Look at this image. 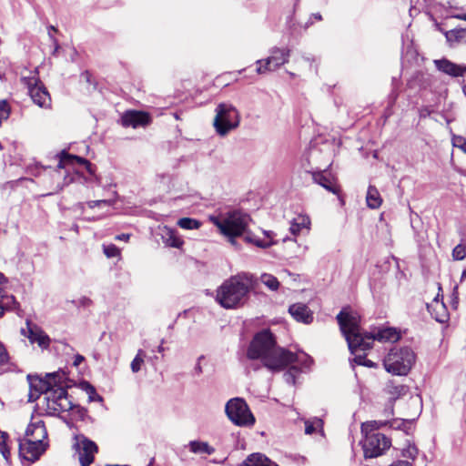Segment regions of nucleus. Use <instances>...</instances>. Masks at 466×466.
<instances>
[{
    "label": "nucleus",
    "instance_id": "obj_9",
    "mask_svg": "<svg viewBox=\"0 0 466 466\" xmlns=\"http://www.w3.org/2000/svg\"><path fill=\"white\" fill-rule=\"evenodd\" d=\"M362 441V449L366 459L377 458L383 455L391 446V441L384 434L380 432H371L364 434Z\"/></svg>",
    "mask_w": 466,
    "mask_h": 466
},
{
    "label": "nucleus",
    "instance_id": "obj_19",
    "mask_svg": "<svg viewBox=\"0 0 466 466\" xmlns=\"http://www.w3.org/2000/svg\"><path fill=\"white\" fill-rule=\"evenodd\" d=\"M436 68L451 76H461L466 73V66L457 65L446 58L434 61Z\"/></svg>",
    "mask_w": 466,
    "mask_h": 466
},
{
    "label": "nucleus",
    "instance_id": "obj_10",
    "mask_svg": "<svg viewBox=\"0 0 466 466\" xmlns=\"http://www.w3.org/2000/svg\"><path fill=\"white\" fill-rule=\"evenodd\" d=\"M290 56V50L279 47H273L270 49V56L265 59L256 61L258 66L256 71L259 75L266 74L267 72L275 71L282 65L289 62Z\"/></svg>",
    "mask_w": 466,
    "mask_h": 466
},
{
    "label": "nucleus",
    "instance_id": "obj_26",
    "mask_svg": "<svg viewBox=\"0 0 466 466\" xmlns=\"http://www.w3.org/2000/svg\"><path fill=\"white\" fill-rule=\"evenodd\" d=\"M162 238L164 243L172 248H180L183 245V240L177 236V233L175 230L165 228L162 234Z\"/></svg>",
    "mask_w": 466,
    "mask_h": 466
},
{
    "label": "nucleus",
    "instance_id": "obj_56",
    "mask_svg": "<svg viewBox=\"0 0 466 466\" xmlns=\"http://www.w3.org/2000/svg\"><path fill=\"white\" fill-rule=\"evenodd\" d=\"M157 351L160 353L164 351V347L162 346V344L160 346H158Z\"/></svg>",
    "mask_w": 466,
    "mask_h": 466
},
{
    "label": "nucleus",
    "instance_id": "obj_2",
    "mask_svg": "<svg viewBox=\"0 0 466 466\" xmlns=\"http://www.w3.org/2000/svg\"><path fill=\"white\" fill-rule=\"evenodd\" d=\"M65 374L59 372L48 373L45 379L37 376H27L29 381L28 401L34 402L44 394L46 400V408L50 412H65L74 409L80 411L79 407H75L68 398L67 390L62 385ZM85 413L84 410H81Z\"/></svg>",
    "mask_w": 466,
    "mask_h": 466
},
{
    "label": "nucleus",
    "instance_id": "obj_57",
    "mask_svg": "<svg viewBox=\"0 0 466 466\" xmlns=\"http://www.w3.org/2000/svg\"><path fill=\"white\" fill-rule=\"evenodd\" d=\"M425 114H430V111H428L427 109H425V111H424V110H422V111H421V116H425Z\"/></svg>",
    "mask_w": 466,
    "mask_h": 466
},
{
    "label": "nucleus",
    "instance_id": "obj_36",
    "mask_svg": "<svg viewBox=\"0 0 466 466\" xmlns=\"http://www.w3.org/2000/svg\"><path fill=\"white\" fill-rule=\"evenodd\" d=\"M145 357L146 352L143 350H138L136 357L134 358L130 364L131 370L134 373H137L141 370V367L144 364Z\"/></svg>",
    "mask_w": 466,
    "mask_h": 466
},
{
    "label": "nucleus",
    "instance_id": "obj_7",
    "mask_svg": "<svg viewBox=\"0 0 466 466\" xmlns=\"http://www.w3.org/2000/svg\"><path fill=\"white\" fill-rule=\"evenodd\" d=\"M215 111L213 126L218 136L225 137L239 126V113L231 104L220 103L217 106Z\"/></svg>",
    "mask_w": 466,
    "mask_h": 466
},
{
    "label": "nucleus",
    "instance_id": "obj_44",
    "mask_svg": "<svg viewBox=\"0 0 466 466\" xmlns=\"http://www.w3.org/2000/svg\"><path fill=\"white\" fill-rule=\"evenodd\" d=\"M104 253L107 258H115L119 255V249L113 244L104 246Z\"/></svg>",
    "mask_w": 466,
    "mask_h": 466
},
{
    "label": "nucleus",
    "instance_id": "obj_58",
    "mask_svg": "<svg viewBox=\"0 0 466 466\" xmlns=\"http://www.w3.org/2000/svg\"><path fill=\"white\" fill-rule=\"evenodd\" d=\"M425 114H430V111H428L427 109H425V111H424V110H422V111H421V116H425Z\"/></svg>",
    "mask_w": 466,
    "mask_h": 466
},
{
    "label": "nucleus",
    "instance_id": "obj_8",
    "mask_svg": "<svg viewBox=\"0 0 466 466\" xmlns=\"http://www.w3.org/2000/svg\"><path fill=\"white\" fill-rule=\"evenodd\" d=\"M225 411L230 421L237 426H252L255 423V418L244 399H230L225 406Z\"/></svg>",
    "mask_w": 466,
    "mask_h": 466
},
{
    "label": "nucleus",
    "instance_id": "obj_40",
    "mask_svg": "<svg viewBox=\"0 0 466 466\" xmlns=\"http://www.w3.org/2000/svg\"><path fill=\"white\" fill-rule=\"evenodd\" d=\"M82 388L88 394L90 401L102 400V398L96 393V389L88 382H84Z\"/></svg>",
    "mask_w": 466,
    "mask_h": 466
},
{
    "label": "nucleus",
    "instance_id": "obj_60",
    "mask_svg": "<svg viewBox=\"0 0 466 466\" xmlns=\"http://www.w3.org/2000/svg\"><path fill=\"white\" fill-rule=\"evenodd\" d=\"M466 277V269L463 270L462 274H461V279L465 278Z\"/></svg>",
    "mask_w": 466,
    "mask_h": 466
},
{
    "label": "nucleus",
    "instance_id": "obj_4",
    "mask_svg": "<svg viewBox=\"0 0 466 466\" xmlns=\"http://www.w3.org/2000/svg\"><path fill=\"white\" fill-rule=\"evenodd\" d=\"M253 279L247 274H238L223 282L217 291V301L225 309H236L243 306L250 290Z\"/></svg>",
    "mask_w": 466,
    "mask_h": 466
},
{
    "label": "nucleus",
    "instance_id": "obj_3",
    "mask_svg": "<svg viewBox=\"0 0 466 466\" xmlns=\"http://www.w3.org/2000/svg\"><path fill=\"white\" fill-rule=\"evenodd\" d=\"M351 353L370 350L374 340L396 341L400 336L393 328L379 329L375 333H364L360 328V317L357 312L342 309L336 317Z\"/></svg>",
    "mask_w": 466,
    "mask_h": 466
},
{
    "label": "nucleus",
    "instance_id": "obj_24",
    "mask_svg": "<svg viewBox=\"0 0 466 466\" xmlns=\"http://www.w3.org/2000/svg\"><path fill=\"white\" fill-rule=\"evenodd\" d=\"M384 391L389 395L390 400L393 402L405 396L409 391V388L403 384H398L394 380H390L386 384Z\"/></svg>",
    "mask_w": 466,
    "mask_h": 466
},
{
    "label": "nucleus",
    "instance_id": "obj_11",
    "mask_svg": "<svg viewBox=\"0 0 466 466\" xmlns=\"http://www.w3.org/2000/svg\"><path fill=\"white\" fill-rule=\"evenodd\" d=\"M46 447L47 443H38L25 438L19 440V454L30 462L36 461L46 451Z\"/></svg>",
    "mask_w": 466,
    "mask_h": 466
},
{
    "label": "nucleus",
    "instance_id": "obj_46",
    "mask_svg": "<svg viewBox=\"0 0 466 466\" xmlns=\"http://www.w3.org/2000/svg\"><path fill=\"white\" fill-rule=\"evenodd\" d=\"M88 206L89 208H93L96 206H100V205H110V201L109 200H93V201H89L88 203Z\"/></svg>",
    "mask_w": 466,
    "mask_h": 466
},
{
    "label": "nucleus",
    "instance_id": "obj_21",
    "mask_svg": "<svg viewBox=\"0 0 466 466\" xmlns=\"http://www.w3.org/2000/svg\"><path fill=\"white\" fill-rule=\"evenodd\" d=\"M289 312L297 321L309 324L313 320L311 310L303 303H296L289 306Z\"/></svg>",
    "mask_w": 466,
    "mask_h": 466
},
{
    "label": "nucleus",
    "instance_id": "obj_38",
    "mask_svg": "<svg viewBox=\"0 0 466 466\" xmlns=\"http://www.w3.org/2000/svg\"><path fill=\"white\" fill-rule=\"evenodd\" d=\"M289 369L284 373L283 378L289 384H295L296 377L299 374V369L297 365H289Z\"/></svg>",
    "mask_w": 466,
    "mask_h": 466
},
{
    "label": "nucleus",
    "instance_id": "obj_48",
    "mask_svg": "<svg viewBox=\"0 0 466 466\" xmlns=\"http://www.w3.org/2000/svg\"><path fill=\"white\" fill-rule=\"evenodd\" d=\"M203 359V356H200L198 360V363L196 364L194 370L197 375H199L202 373V367L200 365V360Z\"/></svg>",
    "mask_w": 466,
    "mask_h": 466
},
{
    "label": "nucleus",
    "instance_id": "obj_23",
    "mask_svg": "<svg viewBox=\"0 0 466 466\" xmlns=\"http://www.w3.org/2000/svg\"><path fill=\"white\" fill-rule=\"evenodd\" d=\"M75 164L83 165V166H85V167L90 174L93 173L92 165L88 160H86V158L77 157V156L69 155L64 151L60 155V159H59V162L57 165V168H66V166H69V165L74 166Z\"/></svg>",
    "mask_w": 466,
    "mask_h": 466
},
{
    "label": "nucleus",
    "instance_id": "obj_17",
    "mask_svg": "<svg viewBox=\"0 0 466 466\" xmlns=\"http://www.w3.org/2000/svg\"><path fill=\"white\" fill-rule=\"evenodd\" d=\"M7 279L0 273V318L5 314V311L15 309L16 301L13 295L9 294L5 289Z\"/></svg>",
    "mask_w": 466,
    "mask_h": 466
},
{
    "label": "nucleus",
    "instance_id": "obj_43",
    "mask_svg": "<svg viewBox=\"0 0 466 466\" xmlns=\"http://www.w3.org/2000/svg\"><path fill=\"white\" fill-rule=\"evenodd\" d=\"M452 145L461 148L464 153H466V138L461 136H453L452 137Z\"/></svg>",
    "mask_w": 466,
    "mask_h": 466
},
{
    "label": "nucleus",
    "instance_id": "obj_14",
    "mask_svg": "<svg viewBox=\"0 0 466 466\" xmlns=\"http://www.w3.org/2000/svg\"><path fill=\"white\" fill-rule=\"evenodd\" d=\"M22 333L28 338L31 343H37L42 349H47L50 345V339L46 333L28 320L26 321V329H23Z\"/></svg>",
    "mask_w": 466,
    "mask_h": 466
},
{
    "label": "nucleus",
    "instance_id": "obj_12",
    "mask_svg": "<svg viewBox=\"0 0 466 466\" xmlns=\"http://www.w3.org/2000/svg\"><path fill=\"white\" fill-rule=\"evenodd\" d=\"M28 94L33 102L40 107L49 108L51 106V97L46 88L38 83L36 78H31L26 81Z\"/></svg>",
    "mask_w": 466,
    "mask_h": 466
},
{
    "label": "nucleus",
    "instance_id": "obj_35",
    "mask_svg": "<svg viewBox=\"0 0 466 466\" xmlns=\"http://www.w3.org/2000/svg\"><path fill=\"white\" fill-rule=\"evenodd\" d=\"M411 425L410 420H401V419H394L392 420H388V426L394 430H402L408 433V430Z\"/></svg>",
    "mask_w": 466,
    "mask_h": 466
},
{
    "label": "nucleus",
    "instance_id": "obj_47",
    "mask_svg": "<svg viewBox=\"0 0 466 466\" xmlns=\"http://www.w3.org/2000/svg\"><path fill=\"white\" fill-rule=\"evenodd\" d=\"M358 351H360V350H358ZM355 358H354V362L358 365H363L364 363V360L366 359L365 355H358L357 354V350L355 351Z\"/></svg>",
    "mask_w": 466,
    "mask_h": 466
},
{
    "label": "nucleus",
    "instance_id": "obj_55",
    "mask_svg": "<svg viewBox=\"0 0 466 466\" xmlns=\"http://www.w3.org/2000/svg\"><path fill=\"white\" fill-rule=\"evenodd\" d=\"M460 19L466 21V13L458 16Z\"/></svg>",
    "mask_w": 466,
    "mask_h": 466
},
{
    "label": "nucleus",
    "instance_id": "obj_45",
    "mask_svg": "<svg viewBox=\"0 0 466 466\" xmlns=\"http://www.w3.org/2000/svg\"><path fill=\"white\" fill-rule=\"evenodd\" d=\"M8 360H9L8 353H7L4 344H2L0 342V365L6 364L8 362Z\"/></svg>",
    "mask_w": 466,
    "mask_h": 466
},
{
    "label": "nucleus",
    "instance_id": "obj_61",
    "mask_svg": "<svg viewBox=\"0 0 466 466\" xmlns=\"http://www.w3.org/2000/svg\"><path fill=\"white\" fill-rule=\"evenodd\" d=\"M463 93H464V95L466 96V85H465V86H463Z\"/></svg>",
    "mask_w": 466,
    "mask_h": 466
},
{
    "label": "nucleus",
    "instance_id": "obj_50",
    "mask_svg": "<svg viewBox=\"0 0 466 466\" xmlns=\"http://www.w3.org/2000/svg\"><path fill=\"white\" fill-rule=\"evenodd\" d=\"M85 360V358L80 355V354H77L75 356V360H74V365L75 366H79L83 361Z\"/></svg>",
    "mask_w": 466,
    "mask_h": 466
},
{
    "label": "nucleus",
    "instance_id": "obj_39",
    "mask_svg": "<svg viewBox=\"0 0 466 466\" xmlns=\"http://www.w3.org/2000/svg\"><path fill=\"white\" fill-rule=\"evenodd\" d=\"M419 453V450L414 444L409 443L406 448L402 450V456L407 459L414 461Z\"/></svg>",
    "mask_w": 466,
    "mask_h": 466
},
{
    "label": "nucleus",
    "instance_id": "obj_32",
    "mask_svg": "<svg viewBox=\"0 0 466 466\" xmlns=\"http://www.w3.org/2000/svg\"><path fill=\"white\" fill-rule=\"evenodd\" d=\"M323 421L321 419L313 418L312 420H305V433L306 434H313L316 432L317 429L322 430Z\"/></svg>",
    "mask_w": 466,
    "mask_h": 466
},
{
    "label": "nucleus",
    "instance_id": "obj_13",
    "mask_svg": "<svg viewBox=\"0 0 466 466\" xmlns=\"http://www.w3.org/2000/svg\"><path fill=\"white\" fill-rule=\"evenodd\" d=\"M76 447L81 466H89L94 461L95 453L97 452L96 444L87 438L81 436L77 439Z\"/></svg>",
    "mask_w": 466,
    "mask_h": 466
},
{
    "label": "nucleus",
    "instance_id": "obj_30",
    "mask_svg": "<svg viewBox=\"0 0 466 466\" xmlns=\"http://www.w3.org/2000/svg\"><path fill=\"white\" fill-rule=\"evenodd\" d=\"M388 426V420H370L361 424V432L363 434H370L377 432L376 431L381 427Z\"/></svg>",
    "mask_w": 466,
    "mask_h": 466
},
{
    "label": "nucleus",
    "instance_id": "obj_59",
    "mask_svg": "<svg viewBox=\"0 0 466 466\" xmlns=\"http://www.w3.org/2000/svg\"><path fill=\"white\" fill-rule=\"evenodd\" d=\"M425 114H430V111H428L427 109H425V111H424V110H422V111H421V116H425Z\"/></svg>",
    "mask_w": 466,
    "mask_h": 466
},
{
    "label": "nucleus",
    "instance_id": "obj_37",
    "mask_svg": "<svg viewBox=\"0 0 466 466\" xmlns=\"http://www.w3.org/2000/svg\"><path fill=\"white\" fill-rule=\"evenodd\" d=\"M177 225L184 229H198L201 223L195 218H182L178 219Z\"/></svg>",
    "mask_w": 466,
    "mask_h": 466
},
{
    "label": "nucleus",
    "instance_id": "obj_54",
    "mask_svg": "<svg viewBox=\"0 0 466 466\" xmlns=\"http://www.w3.org/2000/svg\"><path fill=\"white\" fill-rule=\"evenodd\" d=\"M362 366L373 368V367H375V363L373 361L370 360L365 359L364 363H363Z\"/></svg>",
    "mask_w": 466,
    "mask_h": 466
},
{
    "label": "nucleus",
    "instance_id": "obj_53",
    "mask_svg": "<svg viewBox=\"0 0 466 466\" xmlns=\"http://www.w3.org/2000/svg\"><path fill=\"white\" fill-rule=\"evenodd\" d=\"M116 239L118 240H125V241H127L129 239V235L128 234H121V235H117L116 237Z\"/></svg>",
    "mask_w": 466,
    "mask_h": 466
},
{
    "label": "nucleus",
    "instance_id": "obj_16",
    "mask_svg": "<svg viewBox=\"0 0 466 466\" xmlns=\"http://www.w3.org/2000/svg\"><path fill=\"white\" fill-rule=\"evenodd\" d=\"M122 125L126 127H146L150 122V116L147 113L141 111H127L121 118Z\"/></svg>",
    "mask_w": 466,
    "mask_h": 466
},
{
    "label": "nucleus",
    "instance_id": "obj_28",
    "mask_svg": "<svg viewBox=\"0 0 466 466\" xmlns=\"http://www.w3.org/2000/svg\"><path fill=\"white\" fill-rule=\"evenodd\" d=\"M367 205L370 208H378L382 203L379 190L374 186L368 187L366 196Z\"/></svg>",
    "mask_w": 466,
    "mask_h": 466
},
{
    "label": "nucleus",
    "instance_id": "obj_6",
    "mask_svg": "<svg viewBox=\"0 0 466 466\" xmlns=\"http://www.w3.org/2000/svg\"><path fill=\"white\" fill-rule=\"evenodd\" d=\"M415 360V353L410 348H393L385 357L383 366L392 375L404 376L410 370Z\"/></svg>",
    "mask_w": 466,
    "mask_h": 466
},
{
    "label": "nucleus",
    "instance_id": "obj_15",
    "mask_svg": "<svg viewBox=\"0 0 466 466\" xmlns=\"http://www.w3.org/2000/svg\"><path fill=\"white\" fill-rule=\"evenodd\" d=\"M286 353L287 356L281 360V371L289 365H297L299 369V371H302L303 369L309 368L312 363V359L304 352L294 353L289 350H286Z\"/></svg>",
    "mask_w": 466,
    "mask_h": 466
},
{
    "label": "nucleus",
    "instance_id": "obj_5",
    "mask_svg": "<svg viewBox=\"0 0 466 466\" xmlns=\"http://www.w3.org/2000/svg\"><path fill=\"white\" fill-rule=\"evenodd\" d=\"M208 219L219 229L220 233L228 237L230 243L234 245L236 243L235 238L246 232L249 217L240 212L234 211L226 215L209 216Z\"/></svg>",
    "mask_w": 466,
    "mask_h": 466
},
{
    "label": "nucleus",
    "instance_id": "obj_41",
    "mask_svg": "<svg viewBox=\"0 0 466 466\" xmlns=\"http://www.w3.org/2000/svg\"><path fill=\"white\" fill-rule=\"evenodd\" d=\"M452 258L454 260H462L466 257V248L462 244H458L452 249Z\"/></svg>",
    "mask_w": 466,
    "mask_h": 466
},
{
    "label": "nucleus",
    "instance_id": "obj_1",
    "mask_svg": "<svg viewBox=\"0 0 466 466\" xmlns=\"http://www.w3.org/2000/svg\"><path fill=\"white\" fill-rule=\"evenodd\" d=\"M286 356V349L279 347L275 336L265 329L254 335L241 361L247 372L258 371L264 367L275 373L281 371V360Z\"/></svg>",
    "mask_w": 466,
    "mask_h": 466
},
{
    "label": "nucleus",
    "instance_id": "obj_49",
    "mask_svg": "<svg viewBox=\"0 0 466 466\" xmlns=\"http://www.w3.org/2000/svg\"><path fill=\"white\" fill-rule=\"evenodd\" d=\"M48 30H49L48 34H49V35H50V38L52 39V41H53V42H54V44L56 45V48H55V52H54V53H56V52L57 51V49H58V45H57L56 40L52 36V35H51V31H55V32H56V29L53 25H50V26L48 27Z\"/></svg>",
    "mask_w": 466,
    "mask_h": 466
},
{
    "label": "nucleus",
    "instance_id": "obj_22",
    "mask_svg": "<svg viewBox=\"0 0 466 466\" xmlns=\"http://www.w3.org/2000/svg\"><path fill=\"white\" fill-rule=\"evenodd\" d=\"M311 221L308 215L299 214L290 221L289 232L293 236H299L305 230L307 233L310 230Z\"/></svg>",
    "mask_w": 466,
    "mask_h": 466
},
{
    "label": "nucleus",
    "instance_id": "obj_51",
    "mask_svg": "<svg viewBox=\"0 0 466 466\" xmlns=\"http://www.w3.org/2000/svg\"><path fill=\"white\" fill-rule=\"evenodd\" d=\"M312 17H313L314 19L318 20V21L322 20V16H321V15H320V14H319V13H317V14H313V15H312V16L310 17L309 21L306 24V27H308L309 25H312V23H313V22L311 21Z\"/></svg>",
    "mask_w": 466,
    "mask_h": 466
},
{
    "label": "nucleus",
    "instance_id": "obj_25",
    "mask_svg": "<svg viewBox=\"0 0 466 466\" xmlns=\"http://www.w3.org/2000/svg\"><path fill=\"white\" fill-rule=\"evenodd\" d=\"M240 466H279L261 453H253L240 464Z\"/></svg>",
    "mask_w": 466,
    "mask_h": 466
},
{
    "label": "nucleus",
    "instance_id": "obj_34",
    "mask_svg": "<svg viewBox=\"0 0 466 466\" xmlns=\"http://www.w3.org/2000/svg\"><path fill=\"white\" fill-rule=\"evenodd\" d=\"M265 234L267 236V239H259V238H257L255 237H250V236H247L245 238H246L247 241L252 242V243H254L256 246H258L259 248H268L271 245H273L274 242L271 239V234L270 233L265 232Z\"/></svg>",
    "mask_w": 466,
    "mask_h": 466
},
{
    "label": "nucleus",
    "instance_id": "obj_27",
    "mask_svg": "<svg viewBox=\"0 0 466 466\" xmlns=\"http://www.w3.org/2000/svg\"><path fill=\"white\" fill-rule=\"evenodd\" d=\"M433 307V312L431 315L433 318L440 323H444L448 320V312L445 305L442 302H440L437 299L434 300V303L431 305ZM431 306H428L430 309Z\"/></svg>",
    "mask_w": 466,
    "mask_h": 466
},
{
    "label": "nucleus",
    "instance_id": "obj_52",
    "mask_svg": "<svg viewBox=\"0 0 466 466\" xmlns=\"http://www.w3.org/2000/svg\"><path fill=\"white\" fill-rule=\"evenodd\" d=\"M80 303L84 307H88V306H90L92 304V300L90 299H88V298H82L80 299Z\"/></svg>",
    "mask_w": 466,
    "mask_h": 466
},
{
    "label": "nucleus",
    "instance_id": "obj_42",
    "mask_svg": "<svg viewBox=\"0 0 466 466\" xmlns=\"http://www.w3.org/2000/svg\"><path fill=\"white\" fill-rule=\"evenodd\" d=\"M0 451L3 456L7 459L10 455V451L5 444V441L7 439V434L5 432H0Z\"/></svg>",
    "mask_w": 466,
    "mask_h": 466
},
{
    "label": "nucleus",
    "instance_id": "obj_29",
    "mask_svg": "<svg viewBox=\"0 0 466 466\" xmlns=\"http://www.w3.org/2000/svg\"><path fill=\"white\" fill-rule=\"evenodd\" d=\"M189 451L193 453H207L208 455L215 452V449L206 441H191L188 443Z\"/></svg>",
    "mask_w": 466,
    "mask_h": 466
},
{
    "label": "nucleus",
    "instance_id": "obj_18",
    "mask_svg": "<svg viewBox=\"0 0 466 466\" xmlns=\"http://www.w3.org/2000/svg\"><path fill=\"white\" fill-rule=\"evenodd\" d=\"M313 181L335 195L339 193V187L337 180L330 174L324 171L312 172Z\"/></svg>",
    "mask_w": 466,
    "mask_h": 466
},
{
    "label": "nucleus",
    "instance_id": "obj_31",
    "mask_svg": "<svg viewBox=\"0 0 466 466\" xmlns=\"http://www.w3.org/2000/svg\"><path fill=\"white\" fill-rule=\"evenodd\" d=\"M446 39L451 43H461L466 39V29L456 28L446 32Z\"/></svg>",
    "mask_w": 466,
    "mask_h": 466
},
{
    "label": "nucleus",
    "instance_id": "obj_20",
    "mask_svg": "<svg viewBox=\"0 0 466 466\" xmlns=\"http://www.w3.org/2000/svg\"><path fill=\"white\" fill-rule=\"evenodd\" d=\"M24 438L38 443H46L45 440L47 438V431L44 421L39 420L30 423L26 428Z\"/></svg>",
    "mask_w": 466,
    "mask_h": 466
},
{
    "label": "nucleus",
    "instance_id": "obj_33",
    "mask_svg": "<svg viewBox=\"0 0 466 466\" xmlns=\"http://www.w3.org/2000/svg\"><path fill=\"white\" fill-rule=\"evenodd\" d=\"M261 282L270 290L275 291L279 287V282L276 277L271 274L264 273L260 276Z\"/></svg>",
    "mask_w": 466,
    "mask_h": 466
}]
</instances>
